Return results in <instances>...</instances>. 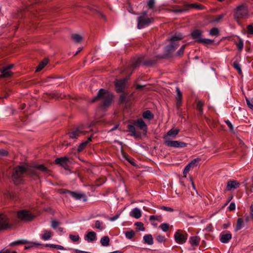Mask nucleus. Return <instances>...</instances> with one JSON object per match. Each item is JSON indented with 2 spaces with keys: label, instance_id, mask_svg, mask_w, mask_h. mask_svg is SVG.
<instances>
[{
  "label": "nucleus",
  "instance_id": "obj_24",
  "mask_svg": "<svg viewBox=\"0 0 253 253\" xmlns=\"http://www.w3.org/2000/svg\"><path fill=\"white\" fill-rule=\"evenodd\" d=\"M91 140H92V135H91L90 137H89L87 138V140H86L85 141H84L80 144V145L78 147V151L79 152H81V151H83L84 149V148L87 146V144L89 142H91Z\"/></svg>",
  "mask_w": 253,
  "mask_h": 253
},
{
  "label": "nucleus",
  "instance_id": "obj_11",
  "mask_svg": "<svg viewBox=\"0 0 253 253\" xmlns=\"http://www.w3.org/2000/svg\"><path fill=\"white\" fill-rule=\"evenodd\" d=\"M55 163L63 167L65 169H69V159L67 157L56 158Z\"/></svg>",
  "mask_w": 253,
  "mask_h": 253
},
{
  "label": "nucleus",
  "instance_id": "obj_15",
  "mask_svg": "<svg viewBox=\"0 0 253 253\" xmlns=\"http://www.w3.org/2000/svg\"><path fill=\"white\" fill-rule=\"evenodd\" d=\"M176 107L177 109L179 110L182 104V93L178 86L176 87Z\"/></svg>",
  "mask_w": 253,
  "mask_h": 253
},
{
  "label": "nucleus",
  "instance_id": "obj_18",
  "mask_svg": "<svg viewBox=\"0 0 253 253\" xmlns=\"http://www.w3.org/2000/svg\"><path fill=\"white\" fill-rule=\"evenodd\" d=\"M191 35L193 39L198 42H200V39L202 38V32L199 30H195L193 31Z\"/></svg>",
  "mask_w": 253,
  "mask_h": 253
},
{
  "label": "nucleus",
  "instance_id": "obj_13",
  "mask_svg": "<svg viewBox=\"0 0 253 253\" xmlns=\"http://www.w3.org/2000/svg\"><path fill=\"white\" fill-rule=\"evenodd\" d=\"M220 241L224 244H227L232 239V234L229 231L223 232L220 234Z\"/></svg>",
  "mask_w": 253,
  "mask_h": 253
},
{
  "label": "nucleus",
  "instance_id": "obj_19",
  "mask_svg": "<svg viewBox=\"0 0 253 253\" xmlns=\"http://www.w3.org/2000/svg\"><path fill=\"white\" fill-rule=\"evenodd\" d=\"M130 216L133 217L136 219L139 218L142 215L141 211L137 208L133 209L129 212Z\"/></svg>",
  "mask_w": 253,
  "mask_h": 253
},
{
  "label": "nucleus",
  "instance_id": "obj_54",
  "mask_svg": "<svg viewBox=\"0 0 253 253\" xmlns=\"http://www.w3.org/2000/svg\"><path fill=\"white\" fill-rule=\"evenodd\" d=\"M187 10H188V9H187V7H185V4L183 8H176L174 10V11L176 12H178V13H181V12H185Z\"/></svg>",
  "mask_w": 253,
  "mask_h": 253
},
{
  "label": "nucleus",
  "instance_id": "obj_55",
  "mask_svg": "<svg viewBox=\"0 0 253 253\" xmlns=\"http://www.w3.org/2000/svg\"><path fill=\"white\" fill-rule=\"evenodd\" d=\"M191 168L190 167V165H187L184 168V170H183V175L185 177L186 176V175L187 174V173L189 172L190 169Z\"/></svg>",
  "mask_w": 253,
  "mask_h": 253
},
{
  "label": "nucleus",
  "instance_id": "obj_52",
  "mask_svg": "<svg viewBox=\"0 0 253 253\" xmlns=\"http://www.w3.org/2000/svg\"><path fill=\"white\" fill-rule=\"evenodd\" d=\"M156 239L158 242L162 243L165 241L166 238L164 236L158 235L156 236Z\"/></svg>",
  "mask_w": 253,
  "mask_h": 253
},
{
  "label": "nucleus",
  "instance_id": "obj_22",
  "mask_svg": "<svg viewBox=\"0 0 253 253\" xmlns=\"http://www.w3.org/2000/svg\"><path fill=\"white\" fill-rule=\"evenodd\" d=\"M85 238L87 242H92L96 240V234L94 231H90L86 234Z\"/></svg>",
  "mask_w": 253,
  "mask_h": 253
},
{
  "label": "nucleus",
  "instance_id": "obj_25",
  "mask_svg": "<svg viewBox=\"0 0 253 253\" xmlns=\"http://www.w3.org/2000/svg\"><path fill=\"white\" fill-rule=\"evenodd\" d=\"M244 226V219L242 218H238L237 221V224L235 228V231H237L241 230Z\"/></svg>",
  "mask_w": 253,
  "mask_h": 253
},
{
  "label": "nucleus",
  "instance_id": "obj_32",
  "mask_svg": "<svg viewBox=\"0 0 253 253\" xmlns=\"http://www.w3.org/2000/svg\"><path fill=\"white\" fill-rule=\"evenodd\" d=\"M142 116L144 119L148 120H151L154 117L153 114L149 110L144 112Z\"/></svg>",
  "mask_w": 253,
  "mask_h": 253
},
{
  "label": "nucleus",
  "instance_id": "obj_45",
  "mask_svg": "<svg viewBox=\"0 0 253 253\" xmlns=\"http://www.w3.org/2000/svg\"><path fill=\"white\" fill-rule=\"evenodd\" d=\"M225 15V14H221L215 16L213 19L212 21L214 22H219L224 17Z\"/></svg>",
  "mask_w": 253,
  "mask_h": 253
},
{
  "label": "nucleus",
  "instance_id": "obj_17",
  "mask_svg": "<svg viewBox=\"0 0 253 253\" xmlns=\"http://www.w3.org/2000/svg\"><path fill=\"white\" fill-rule=\"evenodd\" d=\"M240 183L236 180H229L227 182L226 190L230 191L232 189H235L239 187Z\"/></svg>",
  "mask_w": 253,
  "mask_h": 253
},
{
  "label": "nucleus",
  "instance_id": "obj_7",
  "mask_svg": "<svg viewBox=\"0 0 253 253\" xmlns=\"http://www.w3.org/2000/svg\"><path fill=\"white\" fill-rule=\"evenodd\" d=\"M188 238V234L184 230L178 229L174 235V239L175 242L179 245L184 244Z\"/></svg>",
  "mask_w": 253,
  "mask_h": 253
},
{
  "label": "nucleus",
  "instance_id": "obj_30",
  "mask_svg": "<svg viewBox=\"0 0 253 253\" xmlns=\"http://www.w3.org/2000/svg\"><path fill=\"white\" fill-rule=\"evenodd\" d=\"M110 239L107 236H105L103 237L100 240V243L102 246L107 247L109 245Z\"/></svg>",
  "mask_w": 253,
  "mask_h": 253
},
{
  "label": "nucleus",
  "instance_id": "obj_36",
  "mask_svg": "<svg viewBox=\"0 0 253 253\" xmlns=\"http://www.w3.org/2000/svg\"><path fill=\"white\" fill-rule=\"evenodd\" d=\"M239 41L236 43L237 47L239 51H241L242 50L244 46V41L243 40L238 37Z\"/></svg>",
  "mask_w": 253,
  "mask_h": 253
},
{
  "label": "nucleus",
  "instance_id": "obj_1",
  "mask_svg": "<svg viewBox=\"0 0 253 253\" xmlns=\"http://www.w3.org/2000/svg\"><path fill=\"white\" fill-rule=\"evenodd\" d=\"M38 170L46 173L48 172V169L43 165H38L33 167L19 166L14 169L12 179L15 184H19L23 181V177L25 175L39 176Z\"/></svg>",
  "mask_w": 253,
  "mask_h": 253
},
{
  "label": "nucleus",
  "instance_id": "obj_29",
  "mask_svg": "<svg viewBox=\"0 0 253 253\" xmlns=\"http://www.w3.org/2000/svg\"><path fill=\"white\" fill-rule=\"evenodd\" d=\"M29 243V241L25 240V239H23V240H17L16 241L13 242L9 244V246H14L19 245H26V244H28Z\"/></svg>",
  "mask_w": 253,
  "mask_h": 253
},
{
  "label": "nucleus",
  "instance_id": "obj_26",
  "mask_svg": "<svg viewBox=\"0 0 253 253\" xmlns=\"http://www.w3.org/2000/svg\"><path fill=\"white\" fill-rule=\"evenodd\" d=\"M43 234L42 235L41 238L43 240H48L50 239L52 236V232L50 231L44 230L43 231Z\"/></svg>",
  "mask_w": 253,
  "mask_h": 253
},
{
  "label": "nucleus",
  "instance_id": "obj_49",
  "mask_svg": "<svg viewBox=\"0 0 253 253\" xmlns=\"http://www.w3.org/2000/svg\"><path fill=\"white\" fill-rule=\"evenodd\" d=\"M70 239L74 242H77L80 240V236L78 235H74L70 234L69 235Z\"/></svg>",
  "mask_w": 253,
  "mask_h": 253
},
{
  "label": "nucleus",
  "instance_id": "obj_21",
  "mask_svg": "<svg viewBox=\"0 0 253 253\" xmlns=\"http://www.w3.org/2000/svg\"><path fill=\"white\" fill-rule=\"evenodd\" d=\"M200 238L199 236H191L189 238V243L192 246H198L199 245Z\"/></svg>",
  "mask_w": 253,
  "mask_h": 253
},
{
  "label": "nucleus",
  "instance_id": "obj_43",
  "mask_svg": "<svg viewBox=\"0 0 253 253\" xmlns=\"http://www.w3.org/2000/svg\"><path fill=\"white\" fill-rule=\"evenodd\" d=\"M95 226L96 228L103 230L104 228L103 222H100L99 220H96L95 223Z\"/></svg>",
  "mask_w": 253,
  "mask_h": 253
},
{
  "label": "nucleus",
  "instance_id": "obj_20",
  "mask_svg": "<svg viewBox=\"0 0 253 253\" xmlns=\"http://www.w3.org/2000/svg\"><path fill=\"white\" fill-rule=\"evenodd\" d=\"M179 132V129L177 128H172L168 131L167 135L164 138L167 139L168 136H171L172 138H174L178 134Z\"/></svg>",
  "mask_w": 253,
  "mask_h": 253
},
{
  "label": "nucleus",
  "instance_id": "obj_40",
  "mask_svg": "<svg viewBox=\"0 0 253 253\" xmlns=\"http://www.w3.org/2000/svg\"><path fill=\"white\" fill-rule=\"evenodd\" d=\"M141 62V60L140 58H137L133 62V63L131 65V68L132 69H135L140 63Z\"/></svg>",
  "mask_w": 253,
  "mask_h": 253
},
{
  "label": "nucleus",
  "instance_id": "obj_34",
  "mask_svg": "<svg viewBox=\"0 0 253 253\" xmlns=\"http://www.w3.org/2000/svg\"><path fill=\"white\" fill-rule=\"evenodd\" d=\"M127 128L128 129L129 132L131 133V135L133 136L134 137L137 136L134 125H128L127 126Z\"/></svg>",
  "mask_w": 253,
  "mask_h": 253
},
{
  "label": "nucleus",
  "instance_id": "obj_23",
  "mask_svg": "<svg viewBox=\"0 0 253 253\" xmlns=\"http://www.w3.org/2000/svg\"><path fill=\"white\" fill-rule=\"evenodd\" d=\"M185 7H187L188 10L190 8H195L197 9H203L204 8V6L198 3H192V4H185Z\"/></svg>",
  "mask_w": 253,
  "mask_h": 253
},
{
  "label": "nucleus",
  "instance_id": "obj_48",
  "mask_svg": "<svg viewBox=\"0 0 253 253\" xmlns=\"http://www.w3.org/2000/svg\"><path fill=\"white\" fill-rule=\"evenodd\" d=\"M60 224V223L55 220H52L51 221V227L53 229H56L58 226Z\"/></svg>",
  "mask_w": 253,
  "mask_h": 253
},
{
  "label": "nucleus",
  "instance_id": "obj_58",
  "mask_svg": "<svg viewBox=\"0 0 253 253\" xmlns=\"http://www.w3.org/2000/svg\"><path fill=\"white\" fill-rule=\"evenodd\" d=\"M246 102L248 107L251 109H253V101L250 100L249 98H246Z\"/></svg>",
  "mask_w": 253,
  "mask_h": 253
},
{
  "label": "nucleus",
  "instance_id": "obj_60",
  "mask_svg": "<svg viewBox=\"0 0 253 253\" xmlns=\"http://www.w3.org/2000/svg\"><path fill=\"white\" fill-rule=\"evenodd\" d=\"M8 154V152L6 150L4 149H0V157L6 156Z\"/></svg>",
  "mask_w": 253,
  "mask_h": 253
},
{
  "label": "nucleus",
  "instance_id": "obj_9",
  "mask_svg": "<svg viewBox=\"0 0 253 253\" xmlns=\"http://www.w3.org/2000/svg\"><path fill=\"white\" fill-rule=\"evenodd\" d=\"M14 67V64H11L7 66L1 67L0 69L1 74L0 78H8L11 77L13 75V73L10 70Z\"/></svg>",
  "mask_w": 253,
  "mask_h": 253
},
{
  "label": "nucleus",
  "instance_id": "obj_63",
  "mask_svg": "<svg viewBox=\"0 0 253 253\" xmlns=\"http://www.w3.org/2000/svg\"><path fill=\"white\" fill-rule=\"evenodd\" d=\"M119 216H120V214H117L116 215H115L114 216L110 217L109 218V220L111 221H114L116 220V219H117L119 217Z\"/></svg>",
  "mask_w": 253,
  "mask_h": 253
},
{
  "label": "nucleus",
  "instance_id": "obj_28",
  "mask_svg": "<svg viewBox=\"0 0 253 253\" xmlns=\"http://www.w3.org/2000/svg\"><path fill=\"white\" fill-rule=\"evenodd\" d=\"M29 243V241L25 240V239H23V240H17L16 241L13 242L9 244V246H14L19 245H26V244H28Z\"/></svg>",
  "mask_w": 253,
  "mask_h": 253
},
{
  "label": "nucleus",
  "instance_id": "obj_50",
  "mask_svg": "<svg viewBox=\"0 0 253 253\" xmlns=\"http://www.w3.org/2000/svg\"><path fill=\"white\" fill-rule=\"evenodd\" d=\"M28 244H30V245H28V246H25V247H24L25 250L30 249L32 248V247H33L34 245H40L39 243H36V242H31L30 241Z\"/></svg>",
  "mask_w": 253,
  "mask_h": 253
},
{
  "label": "nucleus",
  "instance_id": "obj_62",
  "mask_svg": "<svg viewBox=\"0 0 253 253\" xmlns=\"http://www.w3.org/2000/svg\"><path fill=\"white\" fill-rule=\"evenodd\" d=\"M225 122L226 124L230 128L231 130L233 129V128H234L233 126L232 125V123L229 120L225 121Z\"/></svg>",
  "mask_w": 253,
  "mask_h": 253
},
{
  "label": "nucleus",
  "instance_id": "obj_64",
  "mask_svg": "<svg viewBox=\"0 0 253 253\" xmlns=\"http://www.w3.org/2000/svg\"><path fill=\"white\" fill-rule=\"evenodd\" d=\"M250 214L252 218H253V205L250 206Z\"/></svg>",
  "mask_w": 253,
  "mask_h": 253
},
{
  "label": "nucleus",
  "instance_id": "obj_46",
  "mask_svg": "<svg viewBox=\"0 0 253 253\" xmlns=\"http://www.w3.org/2000/svg\"><path fill=\"white\" fill-rule=\"evenodd\" d=\"M160 227L164 232H167L169 228V225L168 223H162L160 225Z\"/></svg>",
  "mask_w": 253,
  "mask_h": 253
},
{
  "label": "nucleus",
  "instance_id": "obj_14",
  "mask_svg": "<svg viewBox=\"0 0 253 253\" xmlns=\"http://www.w3.org/2000/svg\"><path fill=\"white\" fill-rule=\"evenodd\" d=\"M126 79L117 81L115 83V87L116 90L118 92H123L125 89L126 86Z\"/></svg>",
  "mask_w": 253,
  "mask_h": 253
},
{
  "label": "nucleus",
  "instance_id": "obj_44",
  "mask_svg": "<svg viewBox=\"0 0 253 253\" xmlns=\"http://www.w3.org/2000/svg\"><path fill=\"white\" fill-rule=\"evenodd\" d=\"M200 43H203L206 44H210L213 43V41L209 39L202 38V39H200Z\"/></svg>",
  "mask_w": 253,
  "mask_h": 253
},
{
  "label": "nucleus",
  "instance_id": "obj_56",
  "mask_svg": "<svg viewBox=\"0 0 253 253\" xmlns=\"http://www.w3.org/2000/svg\"><path fill=\"white\" fill-rule=\"evenodd\" d=\"M185 46H186V44H184V45H183L180 48V49L178 50V51L177 52V54L178 55H181L183 54Z\"/></svg>",
  "mask_w": 253,
  "mask_h": 253
},
{
  "label": "nucleus",
  "instance_id": "obj_6",
  "mask_svg": "<svg viewBox=\"0 0 253 253\" xmlns=\"http://www.w3.org/2000/svg\"><path fill=\"white\" fill-rule=\"evenodd\" d=\"M17 217L21 221L27 222L33 220L35 217V215L30 211L24 210L18 212Z\"/></svg>",
  "mask_w": 253,
  "mask_h": 253
},
{
  "label": "nucleus",
  "instance_id": "obj_33",
  "mask_svg": "<svg viewBox=\"0 0 253 253\" xmlns=\"http://www.w3.org/2000/svg\"><path fill=\"white\" fill-rule=\"evenodd\" d=\"M70 195L76 200L81 199L84 196L83 194H81L76 192L73 191H71Z\"/></svg>",
  "mask_w": 253,
  "mask_h": 253
},
{
  "label": "nucleus",
  "instance_id": "obj_41",
  "mask_svg": "<svg viewBox=\"0 0 253 253\" xmlns=\"http://www.w3.org/2000/svg\"><path fill=\"white\" fill-rule=\"evenodd\" d=\"M135 225L136 226V229L137 230L140 231H144L145 228L144 227L143 223L141 222H137L135 223Z\"/></svg>",
  "mask_w": 253,
  "mask_h": 253
},
{
  "label": "nucleus",
  "instance_id": "obj_12",
  "mask_svg": "<svg viewBox=\"0 0 253 253\" xmlns=\"http://www.w3.org/2000/svg\"><path fill=\"white\" fill-rule=\"evenodd\" d=\"M133 125L145 133L147 132L148 127L146 123L144 122L142 119L140 118L134 121Z\"/></svg>",
  "mask_w": 253,
  "mask_h": 253
},
{
  "label": "nucleus",
  "instance_id": "obj_27",
  "mask_svg": "<svg viewBox=\"0 0 253 253\" xmlns=\"http://www.w3.org/2000/svg\"><path fill=\"white\" fill-rule=\"evenodd\" d=\"M143 240L145 243L151 245L153 244V238L151 234H147L143 237Z\"/></svg>",
  "mask_w": 253,
  "mask_h": 253
},
{
  "label": "nucleus",
  "instance_id": "obj_42",
  "mask_svg": "<svg viewBox=\"0 0 253 253\" xmlns=\"http://www.w3.org/2000/svg\"><path fill=\"white\" fill-rule=\"evenodd\" d=\"M210 34L211 36H218L219 35V30L217 28H213L210 31Z\"/></svg>",
  "mask_w": 253,
  "mask_h": 253
},
{
  "label": "nucleus",
  "instance_id": "obj_47",
  "mask_svg": "<svg viewBox=\"0 0 253 253\" xmlns=\"http://www.w3.org/2000/svg\"><path fill=\"white\" fill-rule=\"evenodd\" d=\"M200 160H201L199 158L194 159L191 161L188 165H190L191 168H194L195 166H196V163L199 162Z\"/></svg>",
  "mask_w": 253,
  "mask_h": 253
},
{
  "label": "nucleus",
  "instance_id": "obj_59",
  "mask_svg": "<svg viewBox=\"0 0 253 253\" xmlns=\"http://www.w3.org/2000/svg\"><path fill=\"white\" fill-rule=\"evenodd\" d=\"M159 218V217L158 216L151 215L150 216L149 220L151 221H155V220H158Z\"/></svg>",
  "mask_w": 253,
  "mask_h": 253
},
{
  "label": "nucleus",
  "instance_id": "obj_16",
  "mask_svg": "<svg viewBox=\"0 0 253 253\" xmlns=\"http://www.w3.org/2000/svg\"><path fill=\"white\" fill-rule=\"evenodd\" d=\"M8 227V219L7 216L0 214V230L6 229Z\"/></svg>",
  "mask_w": 253,
  "mask_h": 253
},
{
  "label": "nucleus",
  "instance_id": "obj_8",
  "mask_svg": "<svg viewBox=\"0 0 253 253\" xmlns=\"http://www.w3.org/2000/svg\"><path fill=\"white\" fill-rule=\"evenodd\" d=\"M248 15V10L247 7L244 5H241L236 8L235 13V18L236 19L245 18Z\"/></svg>",
  "mask_w": 253,
  "mask_h": 253
},
{
  "label": "nucleus",
  "instance_id": "obj_4",
  "mask_svg": "<svg viewBox=\"0 0 253 253\" xmlns=\"http://www.w3.org/2000/svg\"><path fill=\"white\" fill-rule=\"evenodd\" d=\"M89 126L84 125H80L76 129L73 130L69 134L70 138L75 139L82 135H84L90 130Z\"/></svg>",
  "mask_w": 253,
  "mask_h": 253
},
{
  "label": "nucleus",
  "instance_id": "obj_3",
  "mask_svg": "<svg viewBox=\"0 0 253 253\" xmlns=\"http://www.w3.org/2000/svg\"><path fill=\"white\" fill-rule=\"evenodd\" d=\"M183 39V36L180 34H177L172 36L168 40L170 41V44L166 47V50L170 52L174 51L179 46V42Z\"/></svg>",
  "mask_w": 253,
  "mask_h": 253
},
{
  "label": "nucleus",
  "instance_id": "obj_39",
  "mask_svg": "<svg viewBox=\"0 0 253 253\" xmlns=\"http://www.w3.org/2000/svg\"><path fill=\"white\" fill-rule=\"evenodd\" d=\"M233 66L235 69L237 70L239 74H241L242 73L241 65L240 64H239L238 62L237 61H234L233 63Z\"/></svg>",
  "mask_w": 253,
  "mask_h": 253
},
{
  "label": "nucleus",
  "instance_id": "obj_2",
  "mask_svg": "<svg viewBox=\"0 0 253 253\" xmlns=\"http://www.w3.org/2000/svg\"><path fill=\"white\" fill-rule=\"evenodd\" d=\"M113 98V95L112 93L104 89H100L96 96L92 98V102H94L98 100H103L102 106L104 107H108L110 105Z\"/></svg>",
  "mask_w": 253,
  "mask_h": 253
},
{
  "label": "nucleus",
  "instance_id": "obj_57",
  "mask_svg": "<svg viewBox=\"0 0 253 253\" xmlns=\"http://www.w3.org/2000/svg\"><path fill=\"white\" fill-rule=\"evenodd\" d=\"M148 6L149 8H153L155 5V0H149L147 3Z\"/></svg>",
  "mask_w": 253,
  "mask_h": 253
},
{
  "label": "nucleus",
  "instance_id": "obj_37",
  "mask_svg": "<svg viewBox=\"0 0 253 253\" xmlns=\"http://www.w3.org/2000/svg\"><path fill=\"white\" fill-rule=\"evenodd\" d=\"M134 235L135 232L132 230L125 232L126 237L129 240H131Z\"/></svg>",
  "mask_w": 253,
  "mask_h": 253
},
{
  "label": "nucleus",
  "instance_id": "obj_38",
  "mask_svg": "<svg viewBox=\"0 0 253 253\" xmlns=\"http://www.w3.org/2000/svg\"><path fill=\"white\" fill-rule=\"evenodd\" d=\"M204 103L201 101H199L197 104V109L200 112V115L203 113V107L204 106Z\"/></svg>",
  "mask_w": 253,
  "mask_h": 253
},
{
  "label": "nucleus",
  "instance_id": "obj_5",
  "mask_svg": "<svg viewBox=\"0 0 253 253\" xmlns=\"http://www.w3.org/2000/svg\"><path fill=\"white\" fill-rule=\"evenodd\" d=\"M147 12L144 11L142 15L137 18V27L138 29H142L148 26L153 21V18H149L147 16Z\"/></svg>",
  "mask_w": 253,
  "mask_h": 253
},
{
  "label": "nucleus",
  "instance_id": "obj_35",
  "mask_svg": "<svg viewBox=\"0 0 253 253\" xmlns=\"http://www.w3.org/2000/svg\"><path fill=\"white\" fill-rule=\"evenodd\" d=\"M71 38L75 42L77 43L80 42L82 40V37L78 34H73Z\"/></svg>",
  "mask_w": 253,
  "mask_h": 253
},
{
  "label": "nucleus",
  "instance_id": "obj_31",
  "mask_svg": "<svg viewBox=\"0 0 253 253\" xmlns=\"http://www.w3.org/2000/svg\"><path fill=\"white\" fill-rule=\"evenodd\" d=\"M47 63H48L47 59H44L43 61H42V62H41L40 63L39 65H38V66L37 67V68L36 69V71L39 72L41 70H42L45 66V65L47 64Z\"/></svg>",
  "mask_w": 253,
  "mask_h": 253
},
{
  "label": "nucleus",
  "instance_id": "obj_53",
  "mask_svg": "<svg viewBox=\"0 0 253 253\" xmlns=\"http://www.w3.org/2000/svg\"><path fill=\"white\" fill-rule=\"evenodd\" d=\"M160 209L161 210H164V211H169V212H172L174 211L172 208H170L169 207H166V206H161Z\"/></svg>",
  "mask_w": 253,
  "mask_h": 253
},
{
  "label": "nucleus",
  "instance_id": "obj_10",
  "mask_svg": "<svg viewBox=\"0 0 253 253\" xmlns=\"http://www.w3.org/2000/svg\"><path fill=\"white\" fill-rule=\"evenodd\" d=\"M165 144L168 147L173 148H184L187 146V143H186L177 140H166L165 141Z\"/></svg>",
  "mask_w": 253,
  "mask_h": 253
},
{
  "label": "nucleus",
  "instance_id": "obj_61",
  "mask_svg": "<svg viewBox=\"0 0 253 253\" xmlns=\"http://www.w3.org/2000/svg\"><path fill=\"white\" fill-rule=\"evenodd\" d=\"M236 205L233 202H232L230 204L228 208L230 211H233L235 209Z\"/></svg>",
  "mask_w": 253,
  "mask_h": 253
},
{
  "label": "nucleus",
  "instance_id": "obj_51",
  "mask_svg": "<svg viewBox=\"0 0 253 253\" xmlns=\"http://www.w3.org/2000/svg\"><path fill=\"white\" fill-rule=\"evenodd\" d=\"M247 33L248 34H253V24H250L247 26Z\"/></svg>",
  "mask_w": 253,
  "mask_h": 253
}]
</instances>
